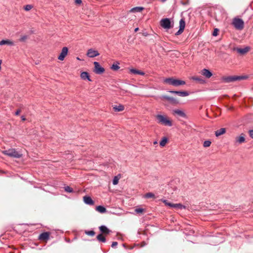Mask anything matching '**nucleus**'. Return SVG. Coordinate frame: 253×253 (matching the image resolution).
I'll use <instances>...</instances> for the list:
<instances>
[{"label":"nucleus","instance_id":"f257e3e1","mask_svg":"<svg viewBox=\"0 0 253 253\" xmlns=\"http://www.w3.org/2000/svg\"><path fill=\"white\" fill-rule=\"evenodd\" d=\"M156 117L159 124L169 126H172L171 121L166 116L157 115Z\"/></svg>","mask_w":253,"mask_h":253},{"label":"nucleus","instance_id":"f03ea898","mask_svg":"<svg viewBox=\"0 0 253 253\" xmlns=\"http://www.w3.org/2000/svg\"><path fill=\"white\" fill-rule=\"evenodd\" d=\"M165 83L173 85L174 86H178L185 84V82L182 80L175 79L172 78H166L164 81Z\"/></svg>","mask_w":253,"mask_h":253},{"label":"nucleus","instance_id":"7ed1b4c3","mask_svg":"<svg viewBox=\"0 0 253 253\" xmlns=\"http://www.w3.org/2000/svg\"><path fill=\"white\" fill-rule=\"evenodd\" d=\"M2 153L9 157L15 158H20L22 156L21 153L16 151L15 149H9L8 150L3 151Z\"/></svg>","mask_w":253,"mask_h":253},{"label":"nucleus","instance_id":"20e7f679","mask_svg":"<svg viewBox=\"0 0 253 253\" xmlns=\"http://www.w3.org/2000/svg\"><path fill=\"white\" fill-rule=\"evenodd\" d=\"M246 76H228L223 77L222 78V81L225 83H231L237 80H244L246 79Z\"/></svg>","mask_w":253,"mask_h":253},{"label":"nucleus","instance_id":"39448f33","mask_svg":"<svg viewBox=\"0 0 253 253\" xmlns=\"http://www.w3.org/2000/svg\"><path fill=\"white\" fill-rule=\"evenodd\" d=\"M232 24L235 29L241 30L244 28V22L241 19L235 18L233 20Z\"/></svg>","mask_w":253,"mask_h":253},{"label":"nucleus","instance_id":"423d86ee","mask_svg":"<svg viewBox=\"0 0 253 253\" xmlns=\"http://www.w3.org/2000/svg\"><path fill=\"white\" fill-rule=\"evenodd\" d=\"M93 64L94 65V72L96 74H101L104 72V69L100 66V64L98 62L95 61L94 62Z\"/></svg>","mask_w":253,"mask_h":253},{"label":"nucleus","instance_id":"0eeeda50","mask_svg":"<svg viewBox=\"0 0 253 253\" xmlns=\"http://www.w3.org/2000/svg\"><path fill=\"white\" fill-rule=\"evenodd\" d=\"M161 25L165 29H169L171 28V22L169 18L163 19L161 21Z\"/></svg>","mask_w":253,"mask_h":253},{"label":"nucleus","instance_id":"6e6552de","mask_svg":"<svg viewBox=\"0 0 253 253\" xmlns=\"http://www.w3.org/2000/svg\"><path fill=\"white\" fill-rule=\"evenodd\" d=\"M99 55V52L93 48H90L87 50L86 55L90 58L95 57Z\"/></svg>","mask_w":253,"mask_h":253},{"label":"nucleus","instance_id":"1a4fd4ad","mask_svg":"<svg viewBox=\"0 0 253 253\" xmlns=\"http://www.w3.org/2000/svg\"><path fill=\"white\" fill-rule=\"evenodd\" d=\"M68 52V48L65 46L62 48L61 52L59 55L58 59L61 61H63L66 56L67 55Z\"/></svg>","mask_w":253,"mask_h":253},{"label":"nucleus","instance_id":"9d476101","mask_svg":"<svg viewBox=\"0 0 253 253\" xmlns=\"http://www.w3.org/2000/svg\"><path fill=\"white\" fill-rule=\"evenodd\" d=\"M185 27V22L183 19H181L179 21V29L178 31L175 33V35H179L183 32Z\"/></svg>","mask_w":253,"mask_h":253},{"label":"nucleus","instance_id":"9b49d317","mask_svg":"<svg viewBox=\"0 0 253 253\" xmlns=\"http://www.w3.org/2000/svg\"><path fill=\"white\" fill-rule=\"evenodd\" d=\"M170 93L176 94L180 96L185 97L189 95V93L187 91H173L170 90L169 91Z\"/></svg>","mask_w":253,"mask_h":253},{"label":"nucleus","instance_id":"f8f14e48","mask_svg":"<svg viewBox=\"0 0 253 253\" xmlns=\"http://www.w3.org/2000/svg\"><path fill=\"white\" fill-rule=\"evenodd\" d=\"M201 74L207 78H210L212 75V73L209 70L206 69H203L201 71Z\"/></svg>","mask_w":253,"mask_h":253},{"label":"nucleus","instance_id":"ddd939ff","mask_svg":"<svg viewBox=\"0 0 253 253\" xmlns=\"http://www.w3.org/2000/svg\"><path fill=\"white\" fill-rule=\"evenodd\" d=\"M84 202L85 204L88 205H93L94 204V201L89 196H84L83 198Z\"/></svg>","mask_w":253,"mask_h":253},{"label":"nucleus","instance_id":"4468645a","mask_svg":"<svg viewBox=\"0 0 253 253\" xmlns=\"http://www.w3.org/2000/svg\"><path fill=\"white\" fill-rule=\"evenodd\" d=\"M162 98L169 101L170 102L173 104H177L178 103V101L176 99L172 97H169L167 95H163Z\"/></svg>","mask_w":253,"mask_h":253},{"label":"nucleus","instance_id":"2eb2a0df","mask_svg":"<svg viewBox=\"0 0 253 253\" xmlns=\"http://www.w3.org/2000/svg\"><path fill=\"white\" fill-rule=\"evenodd\" d=\"M49 233L48 232H43L39 236V239L41 240H46L49 239Z\"/></svg>","mask_w":253,"mask_h":253},{"label":"nucleus","instance_id":"dca6fc26","mask_svg":"<svg viewBox=\"0 0 253 253\" xmlns=\"http://www.w3.org/2000/svg\"><path fill=\"white\" fill-rule=\"evenodd\" d=\"M173 113L181 117L185 118L186 117V114L181 110L175 109L173 110Z\"/></svg>","mask_w":253,"mask_h":253},{"label":"nucleus","instance_id":"f3484780","mask_svg":"<svg viewBox=\"0 0 253 253\" xmlns=\"http://www.w3.org/2000/svg\"><path fill=\"white\" fill-rule=\"evenodd\" d=\"M249 50V48L248 47H246L245 48H237L236 49V51L237 52L240 54H245L246 53H247Z\"/></svg>","mask_w":253,"mask_h":253},{"label":"nucleus","instance_id":"a211bd4d","mask_svg":"<svg viewBox=\"0 0 253 253\" xmlns=\"http://www.w3.org/2000/svg\"><path fill=\"white\" fill-rule=\"evenodd\" d=\"M4 44H7L9 45L12 46L14 45V42L12 41L9 40H3L0 42V45H3Z\"/></svg>","mask_w":253,"mask_h":253},{"label":"nucleus","instance_id":"6ab92c4d","mask_svg":"<svg viewBox=\"0 0 253 253\" xmlns=\"http://www.w3.org/2000/svg\"><path fill=\"white\" fill-rule=\"evenodd\" d=\"M81 78L83 80H87L89 81H91V79H90L89 74L86 72H83L81 74Z\"/></svg>","mask_w":253,"mask_h":253},{"label":"nucleus","instance_id":"aec40b11","mask_svg":"<svg viewBox=\"0 0 253 253\" xmlns=\"http://www.w3.org/2000/svg\"><path fill=\"white\" fill-rule=\"evenodd\" d=\"M113 108L115 112H120L124 110V106L123 105L119 104L113 106Z\"/></svg>","mask_w":253,"mask_h":253},{"label":"nucleus","instance_id":"412c9836","mask_svg":"<svg viewBox=\"0 0 253 253\" xmlns=\"http://www.w3.org/2000/svg\"><path fill=\"white\" fill-rule=\"evenodd\" d=\"M235 140L236 142L238 143L239 144L244 142L245 141L244 135L243 134H242L240 136L236 137L235 138Z\"/></svg>","mask_w":253,"mask_h":253},{"label":"nucleus","instance_id":"4be33fe9","mask_svg":"<svg viewBox=\"0 0 253 253\" xmlns=\"http://www.w3.org/2000/svg\"><path fill=\"white\" fill-rule=\"evenodd\" d=\"M226 132L225 128H221L215 132V134L216 137H218L221 135L224 134Z\"/></svg>","mask_w":253,"mask_h":253},{"label":"nucleus","instance_id":"5701e85b","mask_svg":"<svg viewBox=\"0 0 253 253\" xmlns=\"http://www.w3.org/2000/svg\"><path fill=\"white\" fill-rule=\"evenodd\" d=\"M192 80L195 81L200 84H203L205 83V81L202 79V78L198 77H192L191 78Z\"/></svg>","mask_w":253,"mask_h":253},{"label":"nucleus","instance_id":"b1692460","mask_svg":"<svg viewBox=\"0 0 253 253\" xmlns=\"http://www.w3.org/2000/svg\"><path fill=\"white\" fill-rule=\"evenodd\" d=\"M96 210L100 213H103L106 211V209L105 207L102 206H98L96 207Z\"/></svg>","mask_w":253,"mask_h":253},{"label":"nucleus","instance_id":"393cba45","mask_svg":"<svg viewBox=\"0 0 253 253\" xmlns=\"http://www.w3.org/2000/svg\"><path fill=\"white\" fill-rule=\"evenodd\" d=\"M130 72L134 74H138L140 75H144L145 73L143 72H142L140 70H138L135 69H131L130 70Z\"/></svg>","mask_w":253,"mask_h":253},{"label":"nucleus","instance_id":"a878e982","mask_svg":"<svg viewBox=\"0 0 253 253\" xmlns=\"http://www.w3.org/2000/svg\"><path fill=\"white\" fill-rule=\"evenodd\" d=\"M99 229L102 233L106 234H109L110 233V230L104 225H101L100 226Z\"/></svg>","mask_w":253,"mask_h":253},{"label":"nucleus","instance_id":"bb28decb","mask_svg":"<svg viewBox=\"0 0 253 253\" xmlns=\"http://www.w3.org/2000/svg\"><path fill=\"white\" fill-rule=\"evenodd\" d=\"M143 9H144V8L143 7H140V6L135 7L131 8L130 9V12H140Z\"/></svg>","mask_w":253,"mask_h":253},{"label":"nucleus","instance_id":"cd10ccee","mask_svg":"<svg viewBox=\"0 0 253 253\" xmlns=\"http://www.w3.org/2000/svg\"><path fill=\"white\" fill-rule=\"evenodd\" d=\"M168 140L167 137H163L160 142V146L161 147H164L166 145V143H167Z\"/></svg>","mask_w":253,"mask_h":253},{"label":"nucleus","instance_id":"c85d7f7f","mask_svg":"<svg viewBox=\"0 0 253 253\" xmlns=\"http://www.w3.org/2000/svg\"><path fill=\"white\" fill-rule=\"evenodd\" d=\"M96 238L100 242H102L103 243H105L106 242V238L104 236H103V235L101 234H99Z\"/></svg>","mask_w":253,"mask_h":253},{"label":"nucleus","instance_id":"c756f323","mask_svg":"<svg viewBox=\"0 0 253 253\" xmlns=\"http://www.w3.org/2000/svg\"><path fill=\"white\" fill-rule=\"evenodd\" d=\"M172 208L179 209L185 208V206L180 204H173V205H172Z\"/></svg>","mask_w":253,"mask_h":253},{"label":"nucleus","instance_id":"7c9ffc66","mask_svg":"<svg viewBox=\"0 0 253 253\" xmlns=\"http://www.w3.org/2000/svg\"><path fill=\"white\" fill-rule=\"evenodd\" d=\"M119 179L120 177H119V175L115 176L113 179V184L117 185L119 182Z\"/></svg>","mask_w":253,"mask_h":253},{"label":"nucleus","instance_id":"2f4dec72","mask_svg":"<svg viewBox=\"0 0 253 253\" xmlns=\"http://www.w3.org/2000/svg\"><path fill=\"white\" fill-rule=\"evenodd\" d=\"M144 197L145 198H154L155 195L152 193H147L144 195Z\"/></svg>","mask_w":253,"mask_h":253},{"label":"nucleus","instance_id":"473e14b6","mask_svg":"<svg viewBox=\"0 0 253 253\" xmlns=\"http://www.w3.org/2000/svg\"><path fill=\"white\" fill-rule=\"evenodd\" d=\"M120 68L119 66V63L113 64L111 66V69L113 70L117 71Z\"/></svg>","mask_w":253,"mask_h":253},{"label":"nucleus","instance_id":"72a5a7b5","mask_svg":"<svg viewBox=\"0 0 253 253\" xmlns=\"http://www.w3.org/2000/svg\"><path fill=\"white\" fill-rule=\"evenodd\" d=\"M85 233L86 235H87L88 236H93L95 235V232L93 230L86 231H85Z\"/></svg>","mask_w":253,"mask_h":253},{"label":"nucleus","instance_id":"f704fd0d","mask_svg":"<svg viewBox=\"0 0 253 253\" xmlns=\"http://www.w3.org/2000/svg\"><path fill=\"white\" fill-rule=\"evenodd\" d=\"M211 144V142L209 140L205 141L203 144V146L205 147H209Z\"/></svg>","mask_w":253,"mask_h":253},{"label":"nucleus","instance_id":"c9c22d12","mask_svg":"<svg viewBox=\"0 0 253 253\" xmlns=\"http://www.w3.org/2000/svg\"><path fill=\"white\" fill-rule=\"evenodd\" d=\"M64 188H65V191L67 192L72 193L73 191V189L69 186L65 187Z\"/></svg>","mask_w":253,"mask_h":253},{"label":"nucleus","instance_id":"e433bc0d","mask_svg":"<svg viewBox=\"0 0 253 253\" xmlns=\"http://www.w3.org/2000/svg\"><path fill=\"white\" fill-rule=\"evenodd\" d=\"M33 8V6L31 4H27L24 6V9L26 11H29Z\"/></svg>","mask_w":253,"mask_h":253},{"label":"nucleus","instance_id":"4c0bfd02","mask_svg":"<svg viewBox=\"0 0 253 253\" xmlns=\"http://www.w3.org/2000/svg\"><path fill=\"white\" fill-rule=\"evenodd\" d=\"M144 209L142 208H136L135 209V211L137 213H141L143 212Z\"/></svg>","mask_w":253,"mask_h":253},{"label":"nucleus","instance_id":"58836bf2","mask_svg":"<svg viewBox=\"0 0 253 253\" xmlns=\"http://www.w3.org/2000/svg\"><path fill=\"white\" fill-rule=\"evenodd\" d=\"M27 38H28L27 36H26V35L22 36L19 39V41L21 42H24L27 39Z\"/></svg>","mask_w":253,"mask_h":253},{"label":"nucleus","instance_id":"ea45409f","mask_svg":"<svg viewBox=\"0 0 253 253\" xmlns=\"http://www.w3.org/2000/svg\"><path fill=\"white\" fill-rule=\"evenodd\" d=\"M163 202L166 205H167L171 208H172V205H173V204L169 203L167 200H164Z\"/></svg>","mask_w":253,"mask_h":253},{"label":"nucleus","instance_id":"a19ab883","mask_svg":"<svg viewBox=\"0 0 253 253\" xmlns=\"http://www.w3.org/2000/svg\"><path fill=\"white\" fill-rule=\"evenodd\" d=\"M218 29H217V28H215L214 29V31L213 32V33H212V35L213 36H216L218 34Z\"/></svg>","mask_w":253,"mask_h":253},{"label":"nucleus","instance_id":"79ce46f5","mask_svg":"<svg viewBox=\"0 0 253 253\" xmlns=\"http://www.w3.org/2000/svg\"><path fill=\"white\" fill-rule=\"evenodd\" d=\"M118 245V243L117 242H113L111 245V247L112 248L116 247Z\"/></svg>","mask_w":253,"mask_h":253},{"label":"nucleus","instance_id":"37998d69","mask_svg":"<svg viewBox=\"0 0 253 253\" xmlns=\"http://www.w3.org/2000/svg\"><path fill=\"white\" fill-rule=\"evenodd\" d=\"M82 0H75V2L77 4H80L82 3Z\"/></svg>","mask_w":253,"mask_h":253},{"label":"nucleus","instance_id":"c03bdc74","mask_svg":"<svg viewBox=\"0 0 253 253\" xmlns=\"http://www.w3.org/2000/svg\"><path fill=\"white\" fill-rule=\"evenodd\" d=\"M249 134H250V136L253 138V130H250L249 131Z\"/></svg>","mask_w":253,"mask_h":253},{"label":"nucleus","instance_id":"a18cd8bd","mask_svg":"<svg viewBox=\"0 0 253 253\" xmlns=\"http://www.w3.org/2000/svg\"><path fill=\"white\" fill-rule=\"evenodd\" d=\"M20 112V111L19 110H18L16 112H15V115H18L19 114Z\"/></svg>","mask_w":253,"mask_h":253},{"label":"nucleus","instance_id":"49530a36","mask_svg":"<svg viewBox=\"0 0 253 253\" xmlns=\"http://www.w3.org/2000/svg\"><path fill=\"white\" fill-rule=\"evenodd\" d=\"M21 119H22V121H25L26 120V118H25V117L24 116H21Z\"/></svg>","mask_w":253,"mask_h":253},{"label":"nucleus","instance_id":"de8ad7c7","mask_svg":"<svg viewBox=\"0 0 253 253\" xmlns=\"http://www.w3.org/2000/svg\"><path fill=\"white\" fill-rule=\"evenodd\" d=\"M139 30V28H136L135 29H134V32H136L137 31H138Z\"/></svg>","mask_w":253,"mask_h":253},{"label":"nucleus","instance_id":"09e8293b","mask_svg":"<svg viewBox=\"0 0 253 253\" xmlns=\"http://www.w3.org/2000/svg\"><path fill=\"white\" fill-rule=\"evenodd\" d=\"M154 144H157L158 143L157 141H155L154 142Z\"/></svg>","mask_w":253,"mask_h":253},{"label":"nucleus","instance_id":"8fccbe9b","mask_svg":"<svg viewBox=\"0 0 253 253\" xmlns=\"http://www.w3.org/2000/svg\"><path fill=\"white\" fill-rule=\"evenodd\" d=\"M77 59L78 60H81L80 58L79 57H77Z\"/></svg>","mask_w":253,"mask_h":253},{"label":"nucleus","instance_id":"3c124183","mask_svg":"<svg viewBox=\"0 0 253 253\" xmlns=\"http://www.w3.org/2000/svg\"><path fill=\"white\" fill-rule=\"evenodd\" d=\"M166 0H162V1H165Z\"/></svg>","mask_w":253,"mask_h":253}]
</instances>
